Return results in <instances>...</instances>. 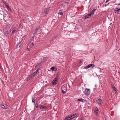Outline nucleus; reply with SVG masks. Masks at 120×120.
<instances>
[{"label": "nucleus", "instance_id": "f257e3e1", "mask_svg": "<svg viewBox=\"0 0 120 120\" xmlns=\"http://www.w3.org/2000/svg\"><path fill=\"white\" fill-rule=\"evenodd\" d=\"M49 8H47L45 9L42 13V15L45 16L47 15L49 12Z\"/></svg>", "mask_w": 120, "mask_h": 120}, {"label": "nucleus", "instance_id": "f03ea898", "mask_svg": "<svg viewBox=\"0 0 120 120\" xmlns=\"http://www.w3.org/2000/svg\"><path fill=\"white\" fill-rule=\"evenodd\" d=\"M61 89L63 94L65 93L67 91V89L66 86L63 85L62 86Z\"/></svg>", "mask_w": 120, "mask_h": 120}, {"label": "nucleus", "instance_id": "7ed1b4c3", "mask_svg": "<svg viewBox=\"0 0 120 120\" xmlns=\"http://www.w3.org/2000/svg\"><path fill=\"white\" fill-rule=\"evenodd\" d=\"M58 77L56 76V78H55L52 81V84L55 85L58 82Z\"/></svg>", "mask_w": 120, "mask_h": 120}, {"label": "nucleus", "instance_id": "20e7f679", "mask_svg": "<svg viewBox=\"0 0 120 120\" xmlns=\"http://www.w3.org/2000/svg\"><path fill=\"white\" fill-rule=\"evenodd\" d=\"M84 93L86 95H88L90 93V91L89 89L86 88L85 89Z\"/></svg>", "mask_w": 120, "mask_h": 120}, {"label": "nucleus", "instance_id": "39448f33", "mask_svg": "<svg viewBox=\"0 0 120 120\" xmlns=\"http://www.w3.org/2000/svg\"><path fill=\"white\" fill-rule=\"evenodd\" d=\"M94 111L96 115H97L99 114V111L98 110L97 108L96 107H94Z\"/></svg>", "mask_w": 120, "mask_h": 120}, {"label": "nucleus", "instance_id": "423d86ee", "mask_svg": "<svg viewBox=\"0 0 120 120\" xmlns=\"http://www.w3.org/2000/svg\"><path fill=\"white\" fill-rule=\"evenodd\" d=\"M1 107L3 109H6L8 107V106L4 104H1L0 105Z\"/></svg>", "mask_w": 120, "mask_h": 120}, {"label": "nucleus", "instance_id": "0eeeda50", "mask_svg": "<svg viewBox=\"0 0 120 120\" xmlns=\"http://www.w3.org/2000/svg\"><path fill=\"white\" fill-rule=\"evenodd\" d=\"M35 76V75L34 74H33V73L31 74V75H30L28 77L27 79V80H29L30 79H32V78L34 77Z\"/></svg>", "mask_w": 120, "mask_h": 120}, {"label": "nucleus", "instance_id": "6e6552de", "mask_svg": "<svg viewBox=\"0 0 120 120\" xmlns=\"http://www.w3.org/2000/svg\"><path fill=\"white\" fill-rule=\"evenodd\" d=\"M39 107L41 109L44 110L46 109L47 108L46 106L43 105H39Z\"/></svg>", "mask_w": 120, "mask_h": 120}, {"label": "nucleus", "instance_id": "1a4fd4ad", "mask_svg": "<svg viewBox=\"0 0 120 120\" xmlns=\"http://www.w3.org/2000/svg\"><path fill=\"white\" fill-rule=\"evenodd\" d=\"M114 11L115 13H116L117 14H120V8H116L115 9Z\"/></svg>", "mask_w": 120, "mask_h": 120}, {"label": "nucleus", "instance_id": "9d476101", "mask_svg": "<svg viewBox=\"0 0 120 120\" xmlns=\"http://www.w3.org/2000/svg\"><path fill=\"white\" fill-rule=\"evenodd\" d=\"M75 115H71L69 117H66V118H67L68 119V120H70L71 119H72V118H74L75 117Z\"/></svg>", "mask_w": 120, "mask_h": 120}, {"label": "nucleus", "instance_id": "9b49d317", "mask_svg": "<svg viewBox=\"0 0 120 120\" xmlns=\"http://www.w3.org/2000/svg\"><path fill=\"white\" fill-rule=\"evenodd\" d=\"M97 102L99 105H101V100L100 99H98V100H97Z\"/></svg>", "mask_w": 120, "mask_h": 120}, {"label": "nucleus", "instance_id": "f8f14e48", "mask_svg": "<svg viewBox=\"0 0 120 120\" xmlns=\"http://www.w3.org/2000/svg\"><path fill=\"white\" fill-rule=\"evenodd\" d=\"M43 63L41 61V62H39L35 66V67H37L38 66H39L41 65V64Z\"/></svg>", "mask_w": 120, "mask_h": 120}, {"label": "nucleus", "instance_id": "ddd939ff", "mask_svg": "<svg viewBox=\"0 0 120 120\" xmlns=\"http://www.w3.org/2000/svg\"><path fill=\"white\" fill-rule=\"evenodd\" d=\"M50 69L52 71H55L57 70V68H55L54 67H53L51 68Z\"/></svg>", "mask_w": 120, "mask_h": 120}, {"label": "nucleus", "instance_id": "4468645a", "mask_svg": "<svg viewBox=\"0 0 120 120\" xmlns=\"http://www.w3.org/2000/svg\"><path fill=\"white\" fill-rule=\"evenodd\" d=\"M39 28H36V29L34 31V36L35 34L37 33V31L39 30Z\"/></svg>", "mask_w": 120, "mask_h": 120}, {"label": "nucleus", "instance_id": "2eb2a0df", "mask_svg": "<svg viewBox=\"0 0 120 120\" xmlns=\"http://www.w3.org/2000/svg\"><path fill=\"white\" fill-rule=\"evenodd\" d=\"M96 11V9H94L92 10L90 12V14L91 15H93L95 12V11Z\"/></svg>", "mask_w": 120, "mask_h": 120}, {"label": "nucleus", "instance_id": "dca6fc26", "mask_svg": "<svg viewBox=\"0 0 120 120\" xmlns=\"http://www.w3.org/2000/svg\"><path fill=\"white\" fill-rule=\"evenodd\" d=\"M78 101H82L83 102H85V100L82 99V98H80L79 99H78Z\"/></svg>", "mask_w": 120, "mask_h": 120}, {"label": "nucleus", "instance_id": "f3484780", "mask_svg": "<svg viewBox=\"0 0 120 120\" xmlns=\"http://www.w3.org/2000/svg\"><path fill=\"white\" fill-rule=\"evenodd\" d=\"M47 59V58L45 57H44L43 58L41 61L43 63H44Z\"/></svg>", "mask_w": 120, "mask_h": 120}, {"label": "nucleus", "instance_id": "a211bd4d", "mask_svg": "<svg viewBox=\"0 0 120 120\" xmlns=\"http://www.w3.org/2000/svg\"><path fill=\"white\" fill-rule=\"evenodd\" d=\"M89 68L91 67L93 68L94 67V65L93 64H91L88 65Z\"/></svg>", "mask_w": 120, "mask_h": 120}, {"label": "nucleus", "instance_id": "6ab92c4d", "mask_svg": "<svg viewBox=\"0 0 120 120\" xmlns=\"http://www.w3.org/2000/svg\"><path fill=\"white\" fill-rule=\"evenodd\" d=\"M58 14L61 15H63V12L61 10H60L58 13Z\"/></svg>", "mask_w": 120, "mask_h": 120}, {"label": "nucleus", "instance_id": "aec40b11", "mask_svg": "<svg viewBox=\"0 0 120 120\" xmlns=\"http://www.w3.org/2000/svg\"><path fill=\"white\" fill-rule=\"evenodd\" d=\"M91 15L90 14H89L87 15L86 16H85V17L86 18H88L90 17L91 16Z\"/></svg>", "mask_w": 120, "mask_h": 120}, {"label": "nucleus", "instance_id": "412c9836", "mask_svg": "<svg viewBox=\"0 0 120 120\" xmlns=\"http://www.w3.org/2000/svg\"><path fill=\"white\" fill-rule=\"evenodd\" d=\"M34 45L33 43H32L29 46V47L30 48H32L33 47V46H34Z\"/></svg>", "mask_w": 120, "mask_h": 120}, {"label": "nucleus", "instance_id": "4be33fe9", "mask_svg": "<svg viewBox=\"0 0 120 120\" xmlns=\"http://www.w3.org/2000/svg\"><path fill=\"white\" fill-rule=\"evenodd\" d=\"M36 106L37 108H38L39 107V106H38V103H36Z\"/></svg>", "mask_w": 120, "mask_h": 120}, {"label": "nucleus", "instance_id": "5701e85b", "mask_svg": "<svg viewBox=\"0 0 120 120\" xmlns=\"http://www.w3.org/2000/svg\"><path fill=\"white\" fill-rule=\"evenodd\" d=\"M6 34L7 36L9 34L8 31H7L6 32Z\"/></svg>", "mask_w": 120, "mask_h": 120}, {"label": "nucleus", "instance_id": "b1692460", "mask_svg": "<svg viewBox=\"0 0 120 120\" xmlns=\"http://www.w3.org/2000/svg\"><path fill=\"white\" fill-rule=\"evenodd\" d=\"M4 3L5 4V5L6 6V8H9V6H8V5H7L6 4V3L5 2L4 3Z\"/></svg>", "mask_w": 120, "mask_h": 120}, {"label": "nucleus", "instance_id": "393cba45", "mask_svg": "<svg viewBox=\"0 0 120 120\" xmlns=\"http://www.w3.org/2000/svg\"><path fill=\"white\" fill-rule=\"evenodd\" d=\"M89 68V66H88V65L87 66H86L85 67H84V68L85 69H87L88 68Z\"/></svg>", "mask_w": 120, "mask_h": 120}, {"label": "nucleus", "instance_id": "a878e982", "mask_svg": "<svg viewBox=\"0 0 120 120\" xmlns=\"http://www.w3.org/2000/svg\"><path fill=\"white\" fill-rule=\"evenodd\" d=\"M113 90L114 91L115 93H116V89L115 87H114L113 88Z\"/></svg>", "mask_w": 120, "mask_h": 120}, {"label": "nucleus", "instance_id": "bb28decb", "mask_svg": "<svg viewBox=\"0 0 120 120\" xmlns=\"http://www.w3.org/2000/svg\"><path fill=\"white\" fill-rule=\"evenodd\" d=\"M15 31L16 30H13L12 32V33L13 34H14V33L15 32Z\"/></svg>", "mask_w": 120, "mask_h": 120}, {"label": "nucleus", "instance_id": "cd10ccee", "mask_svg": "<svg viewBox=\"0 0 120 120\" xmlns=\"http://www.w3.org/2000/svg\"><path fill=\"white\" fill-rule=\"evenodd\" d=\"M30 47L29 48H27V50L28 51H29L30 50Z\"/></svg>", "mask_w": 120, "mask_h": 120}, {"label": "nucleus", "instance_id": "c85d7f7f", "mask_svg": "<svg viewBox=\"0 0 120 120\" xmlns=\"http://www.w3.org/2000/svg\"><path fill=\"white\" fill-rule=\"evenodd\" d=\"M35 100L34 99H33V100H32V102H33L34 103H35Z\"/></svg>", "mask_w": 120, "mask_h": 120}, {"label": "nucleus", "instance_id": "c756f323", "mask_svg": "<svg viewBox=\"0 0 120 120\" xmlns=\"http://www.w3.org/2000/svg\"><path fill=\"white\" fill-rule=\"evenodd\" d=\"M33 74H34L35 75V76L37 74V72H34L33 73Z\"/></svg>", "mask_w": 120, "mask_h": 120}, {"label": "nucleus", "instance_id": "7c9ffc66", "mask_svg": "<svg viewBox=\"0 0 120 120\" xmlns=\"http://www.w3.org/2000/svg\"><path fill=\"white\" fill-rule=\"evenodd\" d=\"M112 88H113L114 87H115L114 85L113 84H112Z\"/></svg>", "mask_w": 120, "mask_h": 120}, {"label": "nucleus", "instance_id": "2f4dec72", "mask_svg": "<svg viewBox=\"0 0 120 120\" xmlns=\"http://www.w3.org/2000/svg\"><path fill=\"white\" fill-rule=\"evenodd\" d=\"M110 1V0H107L106 1V3H107L109 1Z\"/></svg>", "mask_w": 120, "mask_h": 120}, {"label": "nucleus", "instance_id": "473e14b6", "mask_svg": "<svg viewBox=\"0 0 120 120\" xmlns=\"http://www.w3.org/2000/svg\"><path fill=\"white\" fill-rule=\"evenodd\" d=\"M65 3H66V4H68V2H65Z\"/></svg>", "mask_w": 120, "mask_h": 120}, {"label": "nucleus", "instance_id": "72a5a7b5", "mask_svg": "<svg viewBox=\"0 0 120 120\" xmlns=\"http://www.w3.org/2000/svg\"><path fill=\"white\" fill-rule=\"evenodd\" d=\"M65 120H68V119L66 118Z\"/></svg>", "mask_w": 120, "mask_h": 120}, {"label": "nucleus", "instance_id": "f704fd0d", "mask_svg": "<svg viewBox=\"0 0 120 120\" xmlns=\"http://www.w3.org/2000/svg\"><path fill=\"white\" fill-rule=\"evenodd\" d=\"M80 120H84V119L83 118H82Z\"/></svg>", "mask_w": 120, "mask_h": 120}, {"label": "nucleus", "instance_id": "c9c22d12", "mask_svg": "<svg viewBox=\"0 0 120 120\" xmlns=\"http://www.w3.org/2000/svg\"><path fill=\"white\" fill-rule=\"evenodd\" d=\"M39 71V70H36V72H38V71Z\"/></svg>", "mask_w": 120, "mask_h": 120}, {"label": "nucleus", "instance_id": "e433bc0d", "mask_svg": "<svg viewBox=\"0 0 120 120\" xmlns=\"http://www.w3.org/2000/svg\"><path fill=\"white\" fill-rule=\"evenodd\" d=\"M118 4L120 5V3Z\"/></svg>", "mask_w": 120, "mask_h": 120}, {"label": "nucleus", "instance_id": "4c0bfd02", "mask_svg": "<svg viewBox=\"0 0 120 120\" xmlns=\"http://www.w3.org/2000/svg\"><path fill=\"white\" fill-rule=\"evenodd\" d=\"M109 4V3L108 4Z\"/></svg>", "mask_w": 120, "mask_h": 120}]
</instances>
